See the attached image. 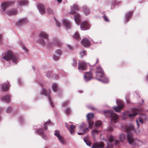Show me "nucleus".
I'll use <instances>...</instances> for the list:
<instances>
[{
    "mask_svg": "<svg viewBox=\"0 0 148 148\" xmlns=\"http://www.w3.org/2000/svg\"><path fill=\"white\" fill-rule=\"evenodd\" d=\"M39 38L38 40V42L43 46L50 47L55 45L60 46L61 45L60 41L56 38H53L52 41L49 40V35L45 32H40L39 34Z\"/></svg>",
    "mask_w": 148,
    "mask_h": 148,
    "instance_id": "nucleus-1",
    "label": "nucleus"
},
{
    "mask_svg": "<svg viewBox=\"0 0 148 148\" xmlns=\"http://www.w3.org/2000/svg\"><path fill=\"white\" fill-rule=\"evenodd\" d=\"M125 130L127 132V138L129 143L133 145H135V140L133 137L132 132H136L134 125L132 124H130L125 127Z\"/></svg>",
    "mask_w": 148,
    "mask_h": 148,
    "instance_id": "nucleus-2",
    "label": "nucleus"
},
{
    "mask_svg": "<svg viewBox=\"0 0 148 148\" xmlns=\"http://www.w3.org/2000/svg\"><path fill=\"white\" fill-rule=\"evenodd\" d=\"M18 57L17 55L13 53L11 51H8L3 57L1 60L2 61L5 62L11 59L14 64H16L18 63Z\"/></svg>",
    "mask_w": 148,
    "mask_h": 148,
    "instance_id": "nucleus-3",
    "label": "nucleus"
},
{
    "mask_svg": "<svg viewBox=\"0 0 148 148\" xmlns=\"http://www.w3.org/2000/svg\"><path fill=\"white\" fill-rule=\"evenodd\" d=\"M105 116L110 117L112 123H116L118 121V116L112 110H106L103 112Z\"/></svg>",
    "mask_w": 148,
    "mask_h": 148,
    "instance_id": "nucleus-4",
    "label": "nucleus"
},
{
    "mask_svg": "<svg viewBox=\"0 0 148 148\" xmlns=\"http://www.w3.org/2000/svg\"><path fill=\"white\" fill-rule=\"evenodd\" d=\"M51 90L50 89L47 90L45 88H43L41 91L40 94L42 95L48 97L50 105L52 108H53L54 107V104L51 99L50 96Z\"/></svg>",
    "mask_w": 148,
    "mask_h": 148,
    "instance_id": "nucleus-5",
    "label": "nucleus"
},
{
    "mask_svg": "<svg viewBox=\"0 0 148 148\" xmlns=\"http://www.w3.org/2000/svg\"><path fill=\"white\" fill-rule=\"evenodd\" d=\"M97 78H101L104 76V73L102 68L100 66L97 67L95 73Z\"/></svg>",
    "mask_w": 148,
    "mask_h": 148,
    "instance_id": "nucleus-6",
    "label": "nucleus"
},
{
    "mask_svg": "<svg viewBox=\"0 0 148 148\" xmlns=\"http://www.w3.org/2000/svg\"><path fill=\"white\" fill-rule=\"evenodd\" d=\"M87 69V64L85 62H81L78 63V69L79 71L85 70Z\"/></svg>",
    "mask_w": 148,
    "mask_h": 148,
    "instance_id": "nucleus-7",
    "label": "nucleus"
},
{
    "mask_svg": "<svg viewBox=\"0 0 148 148\" xmlns=\"http://www.w3.org/2000/svg\"><path fill=\"white\" fill-rule=\"evenodd\" d=\"M116 102L119 106L114 107L113 109L116 112H119L121 111V109L124 107L122 101L120 100H117Z\"/></svg>",
    "mask_w": 148,
    "mask_h": 148,
    "instance_id": "nucleus-8",
    "label": "nucleus"
},
{
    "mask_svg": "<svg viewBox=\"0 0 148 148\" xmlns=\"http://www.w3.org/2000/svg\"><path fill=\"white\" fill-rule=\"evenodd\" d=\"M28 21V19L26 18H20L18 20L17 25L18 26H22L27 24Z\"/></svg>",
    "mask_w": 148,
    "mask_h": 148,
    "instance_id": "nucleus-9",
    "label": "nucleus"
},
{
    "mask_svg": "<svg viewBox=\"0 0 148 148\" xmlns=\"http://www.w3.org/2000/svg\"><path fill=\"white\" fill-rule=\"evenodd\" d=\"M93 78L92 73L90 71L88 72H86L84 75V80L86 82H88Z\"/></svg>",
    "mask_w": 148,
    "mask_h": 148,
    "instance_id": "nucleus-10",
    "label": "nucleus"
},
{
    "mask_svg": "<svg viewBox=\"0 0 148 148\" xmlns=\"http://www.w3.org/2000/svg\"><path fill=\"white\" fill-rule=\"evenodd\" d=\"M62 54V51L60 49H58L55 52V54L53 56V58L55 61H58L59 59V57Z\"/></svg>",
    "mask_w": 148,
    "mask_h": 148,
    "instance_id": "nucleus-11",
    "label": "nucleus"
},
{
    "mask_svg": "<svg viewBox=\"0 0 148 148\" xmlns=\"http://www.w3.org/2000/svg\"><path fill=\"white\" fill-rule=\"evenodd\" d=\"M70 8L71 11L70 14L71 15L74 14L76 12L79 10L78 6L76 4H74L72 6H71Z\"/></svg>",
    "mask_w": 148,
    "mask_h": 148,
    "instance_id": "nucleus-12",
    "label": "nucleus"
},
{
    "mask_svg": "<svg viewBox=\"0 0 148 148\" xmlns=\"http://www.w3.org/2000/svg\"><path fill=\"white\" fill-rule=\"evenodd\" d=\"M35 133H37L38 135H40L44 139H47V136L46 134L44 132L42 129H38L35 132Z\"/></svg>",
    "mask_w": 148,
    "mask_h": 148,
    "instance_id": "nucleus-13",
    "label": "nucleus"
},
{
    "mask_svg": "<svg viewBox=\"0 0 148 148\" xmlns=\"http://www.w3.org/2000/svg\"><path fill=\"white\" fill-rule=\"evenodd\" d=\"M62 23L65 27L67 29L71 28V25L70 21L66 18H63L62 20Z\"/></svg>",
    "mask_w": 148,
    "mask_h": 148,
    "instance_id": "nucleus-14",
    "label": "nucleus"
},
{
    "mask_svg": "<svg viewBox=\"0 0 148 148\" xmlns=\"http://www.w3.org/2000/svg\"><path fill=\"white\" fill-rule=\"evenodd\" d=\"M18 11L16 9L7 10L6 12V14L9 16L16 15Z\"/></svg>",
    "mask_w": 148,
    "mask_h": 148,
    "instance_id": "nucleus-15",
    "label": "nucleus"
},
{
    "mask_svg": "<svg viewBox=\"0 0 148 148\" xmlns=\"http://www.w3.org/2000/svg\"><path fill=\"white\" fill-rule=\"evenodd\" d=\"M90 26L88 23L86 22H82L80 25V28L81 30H85L89 29Z\"/></svg>",
    "mask_w": 148,
    "mask_h": 148,
    "instance_id": "nucleus-16",
    "label": "nucleus"
},
{
    "mask_svg": "<svg viewBox=\"0 0 148 148\" xmlns=\"http://www.w3.org/2000/svg\"><path fill=\"white\" fill-rule=\"evenodd\" d=\"M37 7L41 14H42L45 13V7L43 4L40 3L38 4L37 5Z\"/></svg>",
    "mask_w": 148,
    "mask_h": 148,
    "instance_id": "nucleus-17",
    "label": "nucleus"
},
{
    "mask_svg": "<svg viewBox=\"0 0 148 148\" xmlns=\"http://www.w3.org/2000/svg\"><path fill=\"white\" fill-rule=\"evenodd\" d=\"M82 45L84 47H88L90 46V42L89 40L86 38H84L81 41Z\"/></svg>",
    "mask_w": 148,
    "mask_h": 148,
    "instance_id": "nucleus-18",
    "label": "nucleus"
},
{
    "mask_svg": "<svg viewBox=\"0 0 148 148\" xmlns=\"http://www.w3.org/2000/svg\"><path fill=\"white\" fill-rule=\"evenodd\" d=\"M104 146L103 142L96 143L92 146V148H103Z\"/></svg>",
    "mask_w": 148,
    "mask_h": 148,
    "instance_id": "nucleus-19",
    "label": "nucleus"
},
{
    "mask_svg": "<svg viewBox=\"0 0 148 148\" xmlns=\"http://www.w3.org/2000/svg\"><path fill=\"white\" fill-rule=\"evenodd\" d=\"M138 114V113L136 112H124L123 114L124 115L128 116L130 118H132Z\"/></svg>",
    "mask_w": 148,
    "mask_h": 148,
    "instance_id": "nucleus-20",
    "label": "nucleus"
},
{
    "mask_svg": "<svg viewBox=\"0 0 148 148\" xmlns=\"http://www.w3.org/2000/svg\"><path fill=\"white\" fill-rule=\"evenodd\" d=\"M74 20L76 24L79 26L81 21V16L79 14H75L74 17Z\"/></svg>",
    "mask_w": 148,
    "mask_h": 148,
    "instance_id": "nucleus-21",
    "label": "nucleus"
},
{
    "mask_svg": "<svg viewBox=\"0 0 148 148\" xmlns=\"http://www.w3.org/2000/svg\"><path fill=\"white\" fill-rule=\"evenodd\" d=\"M133 15V12H130L126 13L125 15V21L126 23L128 22L129 21L132 17Z\"/></svg>",
    "mask_w": 148,
    "mask_h": 148,
    "instance_id": "nucleus-22",
    "label": "nucleus"
},
{
    "mask_svg": "<svg viewBox=\"0 0 148 148\" xmlns=\"http://www.w3.org/2000/svg\"><path fill=\"white\" fill-rule=\"evenodd\" d=\"M1 100L7 103H9L11 101L10 96L9 95H6L2 98Z\"/></svg>",
    "mask_w": 148,
    "mask_h": 148,
    "instance_id": "nucleus-23",
    "label": "nucleus"
},
{
    "mask_svg": "<svg viewBox=\"0 0 148 148\" xmlns=\"http://www.w3.org/2000/svg\"><path fill=\"white\" fill-rule=\"evenodd\" d=\"M83 12L84 14L86 16L89 15L90 12V9L86 6H84L83 7Z\"/></svg>",
    "mask_w": 148,
    "mask_h": 148,
    "instance_id": "nucleus-24",
    "label": "nucleus"
},
{
    "mask_svg": "<svg viewBox=\"0 0 148 148\" xmlns=\"http://www.w3.org/2000/svg\"><path fill=\"white\" fill-rule=\"evenodd\" d=\"M10 84L9 83L3 84L1 85L2 90L4 91H6L8 90L9 88Z\"/></svg>",
    "mask_w": 148,
    "mask_h": 148,
    "instance_id": "nucleus-25",
    "label": "nucleus"
},
{
    "mask_svg": "<svg viewBox=\"0 0 148 148\" xmlns=\"http://www.w3.org/2000/svg\"><path fill=\"white\" fill-rule=\"evenodd\" d=\"M101 78H102V79H100L98 78H97V79L103 83H106L108 82L109 79L106 76L105 74L104 76L101 77Z\"/></svg>",
    "mask_w": 148,
    "mask_h": 148,
    "instance_id": "nucleus-26",
    "label": "nucleus"
},
{
    "mask_svg": "<svg viewBox=\"0 0 148 148\" xmlns=\"http://www.w3.org/2000/svg\"><path fill=\"white\" fill-rule=\"evenodd\" d=\"M52 88L54 92H57L58 90V85L57 83H54L52 85Z\"/></svg>",
    "mask_w": 148,
    "mask_h": 148,
    "instance_id": "nucleus-27",
    "label": "nucleus"
},
{
    "mask_svg": "<svg viewBox=\"0 0 148 148\" xmlns=\"http://www.w3.org/2000/svg\"><path fill=\"white\" fill-rule=\"evenodd\" d=\"M28 1L27 0H19L17 3V5L19 6H23L27 4Z\"/></svg>",
    "mask_w": 148,
    "mask_h": 148,
    "instance_id": "nucleus-28",
    "label": "nucleus"
},
{
    "mask_svg": "<svg viewBox=\"0 0 148 148\" xmlns=\"http://www.w3.org/2000/svg\"><path fill=\"white\" fill-rule=\"evenodd\" d=\"M10 3L8 2L5 3H3L1 5V6L2 9L3 10V12L5 11L6 8L9 6Z\"/></svg>",
    "mask_w": 148,
    "mask_h": 148,
    "instance_id": "nucleus-29",
    "label": "nucleus"
},
{
    "mask_svg": "<svg viewBox=\"0 0 148 148\" xmlns=\"http://www.w3.org/2000/svg\"><path fill=\"white\" fill-rule=\"evenodd\" d=\"M75 127V126L74 125H70V131L71 134L75 132L74 129Z\"/></svg>",
    "mask_w": 148,
    "mask_h": 148,
    "instance_id": "nucleus-30",
    "label": "nucleus"
},
{
    "mask_svg": "<svg viewBox=\"0 0 148 148\" xmlns=\"http://www.w3.org/2000/svg\"><path fill=\"white\" fill-rule=\"evenodd\" d=\"M140 118L143 120L148 121V116L146 115L142 114L140 116Z\"/></svg>",
    "mask_w": 148,
    "mask_h": 148,
    "instance_id": "nucleus-31",
    "label": "nucleus"
},
{
    "mask_svg": "<svg viewBox=\"0 0 148 148\" xmlns=\"http://www.w3.org/2000/svg\"><path fill=\"white\" fill-rule=\"evenodd\" d=\"M99 132V131L97 130L96 129H95L92 130V135L94 139H95V135L97 134Z\"/></svg>",
    "mask_w": 148,
    "mask_h": 148,
    "instance_id": "nucleus-32",
    "label": "nucleus"
},
{
    "mask_svg": "<svg viewBox=\"0 0 148 148\" xmlns=\"http://www.w3.org/2000/svg\"><path fill=\"white\" fill-rule=\"evenodd\" d=\"M119 138L121 142L123 141L126 138V136L125 134L123 133L120 135Z\"/></svg>",
    "mask_w": 148,
    "mask_h": 148,
    "instance_id": "nucleus-33",
    "label": "nucleus"
},
{
    "mask_svg": "<svg viewBox=\"0 0 148 148\" xmlns=\"http://www.w3.org/2000/svg\"><path fill=\"white\" fill-rule=\"evenodd\" d=\"M64 113L66 115L69 114L71 113V110L70 108H67L65 109Z\"/></svg>",
    "mask_w": 148,
    "mask_h": 148,
    "instance_id": "nucleus-34",
    "label": "nucleus"
},
{
    "mask_svg": "<svg viewBox=\"0 0 148 148\" xmlns=\"http://www.w3.org/2000/svg\"><path fill=\"white\" fill-rule=\"evenodd\" d=\"M57 138L61 143L62 144H64V138L61 135L60 136L57 137Z\"/></svg>",
    "mask_w": 148,
    "mask_h": 148,
    "instance_id": "nucleus-35",
    "label": "nucleus"
},
{
    "mask_svg": "<svg viewBox=\"0 0 148 148\" xmlns=\"http://www.w3.org/2000/svg\"><path fill=\"white\" fill-rule=\"evenodd\" d=\"M94 116V114L91 113H88L86 116L87 121L90 120Z\"/></svg>",
    "mask_w": 148,
    "mask_h": 148,
    "instance_id": "nucleus-36",
    "label": "nucleus"
},
{
    "mask_svg": "<svg viewBox=\"0 0 148 148\" xmlns=\"http://www.w3.org/2000/svg\"><path fill=\"white\" fill-rule=\"evenodd\" d=\"M54 135L57 137L61 136L60 131L58 130H56L55 131Z\"/></svg>",
    "mask_w": 148,
    "mask_h": 148,
    "instance_id": "nucleus-37",
    "label": "nucleus"
},
{
    "mask_svg": "<svg viewBox=\"0 0 148 148\" xmlns=\"http://www.w3.org/2000/svg\"><path fill=\"white\" fill-rule=\"evenodd\" d=\"M107 131L108 132H111L113 130V127L111 125H109L107 129Z\"/></svg>",
    "mask_w": 148,
    "mask_h": 148,
    "instance_id": "nucleus-38",
    "label": "nucleus"
},
{
    "mask_svg": "<svg viewBox=\"0 0 148 148\" xmlns=\"http://www.w3.org/2000/svg\"><path fill=\"white\" fill-rule=\"evenodd\" d=\"M79 54L81 56V58H82L84 55H86V51L84 50L80 52Z\"/></svg>",
    "mask_w": 148,
    "mask_h": 148,
    "instance_id": "nucleus-39",
    "label": "nucleus"
},
{
    "mask_svg": "<svg viewBox=\"0 0 148 148\" xmlns=\"http://www.w3.org/2000/svg\"><path fill=\"white\" fill-rule=\"evenodd\" d=\"M89 128H91L94 123V122L88 120Z\"/></svg>",
    "mask_w": 148,
    "mask_h": 148,
    "instance_id": "nucleus-40",
    "label": "nucleus"
},
{
    "mask_svg": "<svg viewBox=\"0 0 148 148\" xmlns=\"http://www.w3.org/2000/svg\"><path fill=\"white\" fill-rule=\"evenodd\" d=\"M73 37L76 39H78L79 37L78 33L77 32H75L73 36Z\"/></svg>",
    "mask_w": 148,
    "mask_h": 148,
    "instance_id": "nucleus-41",
    "label": "nucleus"
},
{
    "mask_svg": "<svg viewBox=\"0 0 148 148\" xmlns=\"http://www.w3.org/2000/svg\"><path fill=\"white\" fill-rule=\"evenodd\" d=\"M101 125V122L99 121H97L95 123V126L97 127L100 126Z\"/></svg>",
    "mask_w": 148,
    "mask_h": 148,
    "instance_id": "nucleus-42",
    "label": "nucleus"
},
{
    "mask_svg": "<svg viewBox=\"0 0 148 148\" xmlns=\"http://www.w3.org/2000/svg\"><path fill=\"white\" fill-rule=\"evenodd\" d=\"M72 65L74 67H76L77 65V62L75 59L73 60V62L72 63Z\"/></svg>",
    "mask_w": 148,
    "mask_h": 148,
    "instance_id": "nucleus-43",
    "label": "nucleus"
},
{
    "mask_svg": "<svg viewBox=\"0 0 148 148\" xmlns=\"http://www.w3.org/2000/svg\"><path fill=\"white\" fill-rule=\"evenodd\" d=\"M84 140L85 142L86 143V144L89 146H90L91 145V143L90 141L86 140L85 138L84 139Z\"/></svg>",
    "mask_w": 148,
    "mask_h": 148,
    "instance_id": "nucleus-44",
    "label": "nucleus"
},
{
    "mask_svg": "<svg viewBox=\"0 0 148 148\" xmlns=\"http://www.w3.org/2000/svg\"><path fill=\"white\" fill-rule=\"evenodd\" d=\"M52 78L53 79H57L58 78V75L53 74L52 76Z\"/></svg>",
    "mask_w": 148,
    "mask_h": 148,
    "instance_id": "nucleus-45",
    "label": "nucleus"
},
{
    "mask_svg": "<svg viewBox=\"0 0 148 148\" xmlns=\"http://www.w3.org/2000/svg\"><path fill=\"white\" fill-rule=\"evenodd\" d=\"M47 11L48 13L49 14H51L53 13V11L50 8H48L47 9Z\"/></svg>",
    "mask_w": 148,
    "mask_h": 148,
    "instance_id": "nucleus-46",
    "label": "nucleus"
},
{
    "mask_svg": "<svg viewBox=\"0 0 148 148\" xmlns=\"http://www.w3.org/2000/svg\"><path fill=\"white\" fill-rule=\"evenodd\" d=\"M85 127V124L84 123H82L81 125L79 126V130H81L83 131V130L84 129Z\"/></svg>",
    "mask_w": 148,
    "mask_h": 148,
    "instance_id": "nucleus-47",
    "label": "nucleus"
},
{
    "mask_svg": "<svg viewBox=\"0 0 148 148\" xmlns=\"http://www.w3.org/2000/svg\"><path fill=\"white\" fill-rule=\"evenodd\" d=\"M12 110V108L10 106L8 107L6 110V112L8 113H10Z\"/></svg>",
    "mask_w": 148,
    "mask_h": 148,
    "instance_id": "nucleus-48",
    "label": "nucleus"
},
{
    "mask_svg": "<svg viewBox=\"0 0 148 148\" xmlns=\"http://www.w3.org/2000/svg\"><path fill=\"white\" fill-rule=\"evenodd\" d=\"M69 104V102L68 101H66L63 102L62 103V106L63 107H65V106L68 105Z\"/></svg>",
    "mask_w": 148,
    "mask_h": 148,
    "instance_id": "nucleus-49",
    "label": "nucleus"
},
{
    "mask_svg": "<svg viewBox=\"0 0 148 148\" xmlns=\"http://www.w3.org/2000/svg\"><path fill=\"white\" fill-rule=\"evenodd\" d=\"M55 22L56 23V26L58 27H60V24L59 22L56 19H55Z\"/></svg>",
    "mask_w": 148,
    "mask_h": 148,
    "instance_id": "nucleus-50",
    "label": "nucleus"
},
{
    "mask_svg": "<svg viewBox=\"0 0 148 148\" xmlns=\"http://www.w3.org/2000/svg\"><path fill=\"white\" fill-rule=\"evenodd\" d=\"M51 73V71H48L46 74V76L48 78L50 77Z\"/></svg>",
    "mask_w": 148,
    "mask_h": 148,
    "instance_id": "nucleus-51",
    "label": "nucleus"
},
{
    "mask_svg": "<svg viewBox=\"0 0 148 148\" xmlns=\"http://www.w3.org/2000/svg\"><path fill=\"white\" fill-rule=\"evenodd\" d=\"M111 3L112 5L113 6H114L116 5V0H113L112 1Z\"/></svg>",
    "mask_w": 148,
    "mask_h": 148,
    "instance_id": "nucleus-52",
    "label": "nucleus"
},
{
    "mask_svg": "<svg viewBox=\"0 0 148 148\" xmlns=\"http://www.w3.org/2000/svg\"><path fill=\"white\" fill-rule=\"evenodd\" d=\"M103 17L105 21L107 22H108L109 20L108 18V17H106L105 15H104L103 16Z\"/></svg>",
    "mask_w": 148,
    "mask_h": 148,
    "instance_id": "nucleus-53",
    "label": "nucleus"
},
{
    "mask_svg": "<svg viewBox=\"0 0 148 148\" xmlns=\"http://www.w3.org/2000/svg\"><path fill=\"white\" fill-rule=\"evenodd\" d=\"M67 47L69 49L71 50H72L73 49V47L71 45H68Z\"/></svg>",
    "mask_w": 148,
    "mask_h": 148,
    "instance_id": "nucleus-54",
    "label": "nucleus"
},
{
    "mask_svg": "<svg viewBox=\"0 0 148 148\" xmlns=\"http://www.w3.org/2000/svg\"><path fill=\"white\" fill-rule=\"evenodd\" d=\"M22 49H23L25 52H27L28 51V50L26 47L25 46H23L22 47Z\"/></svg>",
    "mask_w": 148,
    "mask_h": 148,
    "instance_id": "nucleus-55",
    "label": "nucleus"
},
{
    "mask_svg": "<svg viewBox=\"0 0 148 148\" xmlns=\"http://www.w3.org/2000/svg\"><path fill=\"white\" fill-rule=\"evenodd\" d=\"M139 121L140 123L141 124H143L144 123L143 120L140 117L139 119Z\"/></svg>",
    "mask_w": 148,
    "mask_h": 148,
    "instance_id": "nucleus-56",
    "label": "nucleus"
},
{
    "mask_svg": "<svg viewBox=\"0 0 148 148\" xmlns=\"http://www.w3.org/2000/svg\"><path fill=\"white\" fill-rule=\"evenodd\" d=\"M88 128H87L86 129H84L83 131L84 132V134L86 132L88 131Z\"/></svg>",
    "mask_w": 148,
    "mask_h": 148,
    "instance_id": "nucleus-57",
    "label": "nucleus"
},
{
    "mask_svg": "<svg viewBox=\"0 0 148 148\" xmlns=\"http://www.w3.org/2000/svg\"><path fill=\"white\" fill-rule=\"evenodd\" d=\"M136 123H137V127H138L139 126V123H138V121L137 120H136Z\"/></svg>",
    "mask_w": 148,
    "mask_h": 148,
    "instance_id": "nucleus-58",
    "label": "nucleus"
},
{
    "mask_svg": "<svg viewBox=\"0 0 148 148\" xmlns=\"http://www.w3.org/2000/svg\"><path fill=\"white\" fill-rule=\"evenodd\" d=\"M84 134V132H79L78 133V134L79 135H82Z\"/></svg>",
    "mask_w": 148,
    "mask_h": 148,
    "instance_id": "nucleus-59",
    "label": "nucleus"
},
{
    "mask_svg": "<svg viewBox=\"0 0 148 148\" xmlns=\"http://www.w3.org/2000/svg\"><path fill=\"white\" fill-rule=\"evenodd\" d=\"M18 82L20 84H22V80L21 79H19L18 81Z\"/></svg>",
    "mask_w": 148,
    "mask_h": 148,
    "instance_id": "nucleus-60",
    "label": "nucleus"
},
{
    "mask_svg": "<svg viewBox=\"0 0 148 148\" xmlns=\"http://www.w3.org/2000/svg\"><path fill=\"white\" fill-rule=\"evenodd\" d=\"M1 38H2V36H1V35H0V44H2Z\"/></svg>",
    "mask_w": 148,
    "mask_h": 148,
    "instance_id": "nucleus-61",
    "label": "nucleus"
},
{
    "mask_svg": "<svg viewBox=\"0 0 148 148\" xmlns=\"http://www.w3.org/2000/svg\"><path fill=\"white\" fill-rule=\"evenodd\" d=\"M51 123L50 121V120H49V121H47L45 123V124H49V123Z\"/></svg>",
    "mask_w": 148,
    "mask_h": 148,
    "instance_id": "nucleus-62",
    "label": "nucleus"
},
{
    "mask_svg": "<svg viewBox=\"0 0 148 148\" xmlns=\"http://www.w3.org/2000/svg\"><path fill=\"white\" fill-rule=\"evenodd\" d=\"M44 129L46 130H47V129H47V127L46 125H45V126H44Z\"/></svg>",
    "mask_w": 148,
    "mask_h": 148,
    "instance_id": "nucleus-63",
    "label": "nucleus"
},
{
    "mask_svg": "<svg viewBox=\"0 0 148 148\" xmlns=\"http://www.w3.org/2000/svg\"><path fill=\"white\" fill-rule=\"evenodd\" d=\"M91 109L92 110H95V109L93 107H91Z\"/></svg>",
    "mask_w": 148,
    "mask_h": 148,
    "instance_id": "nucleus-64",
    "label": "nucleus"
}]
</instances>
